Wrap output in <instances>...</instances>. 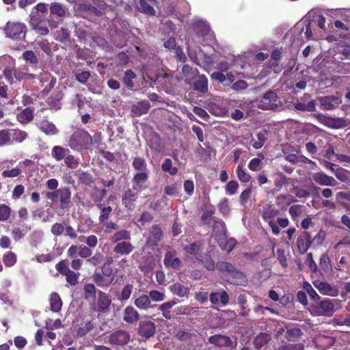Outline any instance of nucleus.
Returning <instances> with one entry per match:
<instances>
[{
  "label": "nucleus",
  "mask_w": 350,
  "mask_h": 350,
  "mask_svg": "<svg viewBox=\"0 0 350 350\" xmlns=\"http://www.w3.org/2000/svg\"><path fill=\"white\" fill-rule=\"evenodd\" d=\"M202 246V243L201 241H196L191 244L184 246L183 249L187 253L189 254L196 255L200 250Z\"/></svg>",
  "instance_id": "nucleus-51"
},
{
  "label": "nucleus",
  "mask_w": 350,
  "mask_h": 350,
  "mask_svg": "<svg viewBox=\"0 0 350 350\" xmlns=\"http://www.w3.org/2000/svg\"><path fill=\"white\" fill-rule=\"evenodd\" d=\"M132 167L137 172H150L147 168V163L144 157H135L133 159Z\"/></svg>",
  "instance_id": "nucleus-39"
},
{
  "label": "nucleus",
  "mask_w": 350,
  "mask_h": 350,
  "mask_svg": "<svg viewBox=\"0 0 350 350\" xmlns=\"http://www.w3.org/2000/svg\"><path fill=\"white\" fill-rule=\"evenodd\" d=\"M59 207L62 210H69L72 205L71 190L68 187L58 189Z\"/></svg>",
  "instance_id": "nucleus-15"
},
{
  "label": "nucleus",
  "mask_w": 350,
  "mask_h": 350,
  "mask_svg": "<svg viewBox=\"0 0 350 350\" xmlns=\"http://www.w3.org/2000/svg\"><path fill=\"white\" fill-rule=\"evenodd\" d=\"M51 310L54 312L60 311L62 306V301L57 293H53L50 297Z\"/></svg>",
  "instance_id": "nucleus-42"
},
{
  "label": "nucleus",
  "mask_w": 350,
  "mask_h": 350,
  "mask_svg": "<svg viewBox=\"0 0 350 350\" xmlns=\"http://www.w3.org/2000/svg\"><path fill=\"white\" fill-rule=\"evenodd\" d=\"M123 321L129 324H133L139 320L140 315L132 306H127L123 310Z\"/></svg>",
  "instance_id": "nucleus-18"
},
{
  "label": "nucleus",
  "mask_w": 350,
  "mask_h": 350,
  "mask_svg": "<svg viewBox=\"0 0 350 350\" xmlns=\"http://www.w3.org/2000/svg\"><path fill=\"white\" fill-rule=\"evenodd\" d=\"M176 304L177 301L175 299L165 302L159 306V310L162 312V314L165 319H170L172 317L170 309Z\"/></svg>",
  "instance_id": "nucleus-40"
},
{
  "label": "nucleus",
  "mask_w": 350,
  "mask_h": 350,
  "mask_svg": "<svg viewBox=\"0 0 350 350\" xmlns=\"http://www.w3.org/2000/svg\"><path fill=\"white\" fill-rule=\"evenodd\" d=\"M280 214V210L275 208L273 204H267L262 208L261 217L267 222L274 235H278L280 232L278 224L274 221V218Z\"/></svg>",
  "instance_id": "nucleus-2"
},
{
  "label": "nucleus",
  "mask_w": 350,
  "mask_h": 350,
  "mask_svg": "<svg viewBox=\"0 0 350 350\" xmlns=\"http://www.w3.org/2000/svg\"><path fill=\"white\" fill-rule=\"evenodd\" d=\"M163 264L167 268L178 270L180 268L182 262L179 258L176 257V252L171 250L165 254Z\"/></svg>",
  "instance_id": "nucleus-16"
},
{
  "label": "nucleus",
  "mask_w": 350,
  "mask_h": 350,
  "mask_svg": "<svg viewBox=\"0 0 350 350\" xmlns=\"http://www.w3.org/2000/svg\"><path fill=\"white\" fill-rule=\"evenodd\" d=\"M23 57L27 62H29L31 64H37L38 63V59L34 52L32 51H25L23 53Z\"/></svg>",
  "instance_id": "nucleus-64"
},
{
  "label": "nucleus",
  "mask_w": 350,
  "mask_h": 350,
  "mask_svg": "<svg viewBox=\"0 0 350 350\" xmlns=\"http://www.w3.org/2000/svg\"><path fill=\"white\" fill-rule=\"evenodd\" d=\"M218 271L226 277H229L236 268L231 263L225 261H219L216 264Z\"/></svg>",
  "instance_id": "nucleus-32"
},
{
  "label": "nucleus",
  "mask_w": 350,
  "mask_h": 350,
  "mask_svg": "<svg viewBox=\"0 0 350 350\" xmlns=\"http://www.w3.org/2000/svg\"><path fill=\"white\" fill-rule=\"evenodd\" d=\"M93 280L97 286L102 288L108 287L113 282L111 278L105 276L101 273H94L93 275Z\"/></svg>",
  "instance_id": "nucleus-37"
},
{
  "label": "nucleus",
  "mask_w": 350,
  "mask_h": 350,
  "mask_svg": "<svg viewBox=\"0 0 350 350\" xmlns=\"http://www.w3.org/2000/svg\"><path fill=\"white\" fill-rule=\"evenodd\" d=\"M278 96L273 91H268L263 94L262 98L259 101L258 107L264 109H275L278 107Z\"/></svg>",
  "instance_id": "nucleus-8"
},
{
  "label": "nucleus",
  "mask_w": 350,
  "mask_h": 350,
  "mask_svg": "<svg viewBox=\"0 0 350 350\" xmlns=\"http://www.w3.org/2000/svg\"><path fill=\"white\" fill-rule=\"evenodd\" d=\"M111 304V299L109 295L102 291H98L96 303L90 304L92 310L96 312L99 315L106 313Z\"/></svg>",
  "instance_id": "nucleus-5"
},
{
  "label": "nucleus",
  "mask_w": 350,
  "mask_h": 350,
  "mask_svg": "<svg viewBox=\"0 0 350 350\" xmlns=\"http://www.w3.org/2000/svg\"><path fill=\"white\" fill-rule=\"evenodd\" d=\"M103 260V255L100 252H96L93 256L92 255L88 259L87 262L94 267L98 266Z\"/></svg>",
  "instance_id": "nucleus-59"
},
{
  "label": "nucleus",
  "mask_w": 350,
  "mask_h": 350,
  "mask_svg": "<svg viewBox=\"0 0 350 350\" xmlns=\"http://www.w3.org/2000/svg\"><path fill=\"white\" fill-rule=\"evenodd\" d=\"M3 262L6 267H12L17 262V255L12 251H8L3 255Z\"/></svg>",
  "instance_id": "nucleus-41"
},
{
  "label": "nucleus",
  "mask_w": 350,
  "mask_h": 350,
  "mask_svg": "<svg viewBox=\"0 0 350 350\" xmlns=\"http://www.w3.org/2000/svg\"><path fill=\"white\" fill-rule=\"evenodd\" d=\"M96 206L100 211L98 217L99 222L100 224L105 223L110 217L113 210L112 207L110 206H106L105 204H97Z\"/></svg>",
  "instance_id": "nucleus-33"
},
{
  "label": "nucleus",
  "mask_w": 350,
  "mask_h": 350,
  "mask_svg": "<svg viewBox=\"0 0 350 350\" xmlns=\"http://www.w3.org/2000/svg\"><path fill=\"white\" fill-rule=\"evenodd\" d=\"M136 78V75L132 70H127L125 71L122 77V82L129 90H132L134 88L133 79Z\"/></svg>",
  "instance_id": "nucleus-44"
},
{
  "label": "nucleus",
  "mask_w": 350,
  "mask_h": 350,
  "mask_svg": "<svg viewBox=\"0 0 350 350\" xmlns=\"http://www.w3.org/2000/svg\"><path fill=\"white\" fill-rule=\"evenodd\" d=\"M157 0H139L141 11L148 15L154 16L155 10L152 7Z\"/></svg>",
  "instance_id": "nucleus-36"
},
{
  "label": "nucleus",
  "mask_w": 350,
  "mask_h": 350,
  "mask_svg": "<svg viewBox=\"0 0 350 350\" xmlns=\"http://www.w3.org/2000/svg\"><path fill=\"white\" fill-rule=\"evenodd\" d=\"M237 175L239 180L244 183H248L251 179V176L248 174L243 164H239L237 167Z\"/></svg>",
  "instance_id": "nucleus-49"
},
{
  "label": "nucleus",
  "mask_w": 350,
  "mask_h": 350,
  "mask_svg": "<svg viewBox=\"0 0 350 350\" xmlns=\"http://www.w3.org/2000/svg\"><path fill=\"white\" fill-rule=\"evenodd\" d=\"M310 234L308 232H304L302 236L297 238V245L301 254H305L312 244Z\"/></svg>",
  "instance_id": "nucleus-22"
},
{
  "label": "nucleus",
  "mask_w": 350,
  "mask_h": 350,
  "mask_svg": "<svg viewBox=\"0 0 350 350\" xmlns=\"http://www.w3.org/2000/svg\"><path fill=\"white\" fill-rule=\"evenodd\" d=\"M321 104L325 110H332L338 107L340 100L335 96H325L320 98Z\"/></svg>",
  "instance_id": "nucleus-27"
},
{
  "label": "nucleus",
  "mask_w": 350,
  "mask_h": 350,
  "mask_svg": "<svg viewBox=\"0 0 350 350\" xmlns=\"http://www.w3.org/2000/svg\"><path fill=\"white\" fill-rule=\"evenodd\" d=\"M113 247V252L120 256H127L134 250V245L129 241H124L118 243Z\"/></svg>",
  "instance_id": "nucleus-20"
},
{
  "label": "nucleus",
  "mask_w": 350,
  "mask_h": 350,
  "mask_svg": "<svg viewBox=\"0 0 350 350\" xmlns=\"http://www.w3.org/2000/svg\"><path fill=\"white\" fill-rule=\"evenodd\" d=\"M314 310L319 316L332 317L334 313V305L332 300L325 299L317 303Z\"/></svg>",
  "instance_id": "nucleus-14"
},
{
  "label": "nucleus",
  "mask_w": 350,
  "mask_h": 350,
  "mask_svg": "<svg viewBox=\"0 0 350 350\" xmlns=\"http://www.w3.org/2000/svg\"><path fill=\"white\" fill-rule=\"evenodd\" d=\"M302 332L299 328H291L287 329L285 334V338L288 341L295 342L302 335Z\"/></svg>",
  "instance_id": "nucleus-48"
},
{
  "label": "nucleus",
  "mask_w": 350,
  "mask_h": 350,
  "mask_svg": "<svg viewBox=\"0 0 350 350\" xmlns=\"http://www.w3.org/2000/svg\"><path fill=\"white\" fill-rule=\"evenodd\" d=\"M133 288V286L131 284H126L121 291L119 300L121 301H126L131 297Z\"/></svg>",
  "instance_id": "nucleus-55"
},
{
  "label": "nucleus",
  "mask_w": 350,
  "mask_h": 350,
  "mask_svg": "<svg viewBox=\"0 0 350 350\" xmlns=\"http://www.w3.org/2000/svg\"><path fill=\"white\" fill-rule=\"evenodd\" d=\"M227 232L224 221L221 219L215 220L213 225V234L216 237H226Z\"/></svg>",
  "instance_id": "nucleus-34"
},
{
  "label": "nucleus",
  "mask_w": 350,
  "mask_h": 350,
  "mask_svg": "<svg viewBox=\"0 0 350 350\" xmlns=\"http://www.w3.org/2000/svg\"><path fill=\"white\" fill-rule=\"evenodd\" d=\"M224 240L219 242V246L222 250H226L228 252H231L237 244V241L234 238H230L226 240V237H224Z\"/></svg>",
  "instance_id": "nucleus-53"
},
{
  "label": "nucleus",
  "mask_w": 350,
  "mask_h": 350,
  "mask_svg": "<svg viewBox=\"0 0 350 350\" xmlns=\"http://www.w3.org/2000/svg\"><path fill=\"white\" fill-rule=\"evenodd\" d=\"M182 72L184 76L189 79H193L199 74V71L198 70V69L194 68L187 64H185L183 66Z\"/></svg>",
  "instance_id": "nucleus-56"
},
{
  "label": "nucleus",
  "mask_w": 350,
  "mask_h": 350,
  "mask_svg": "<svg viewBox=\"0 0 350 350\" xmlns=\"http://www.w3.org/2000/svg\"><path fill=\"white\" fill-rule=\"evenodd\" d=\"M139 191L133 187L128 188L122 194V203L127 211H133L135 207V202L138 198Z\"/></svg>",
  "instance_id": "nucleus-9"
},
{
  "label": "nucleus",
  "mask_w": 350,
  "mask_h": 350,
  "mask_svg": "<svg viewBox=\"0 0 350 350\" xmlns=\"http://www.w3.org/2000/svg\"><path fill=\"white\" fill-rule=\"evenodd\" d=\"M150 108V104L148 100H142L131 107V115L133 117H139L146 114Z\"/></svg>",
  "instance_id": "nucleus-23"
},
{
  "label": "nucleus",
  "mask_w": 350,
  "mask_h": 350,
  "mask_svg": "<svg viewBox=\"0 0 350 350\" xmlns=\"http://www.w3.org/2000/svg\"><path fill=\"white\" fill-rule=\"evenodd\" d=\"M64 163L68 168H76L79 165V161L75 157L69 153L64 159Z\"/></svg>",
  "instance_id": "nucleus-63"
},
{
  "label": "nucleus",
  "mask_w": 350,
  "mask_h": 350,
  "mask_svg": "<svg viewBox=\"0 0 350 350\" xmlns=\"http://www.w3.org/2000/svg\"><path fill=\"white\" fill-rule=\"evenodd\" d=\"M11 212L12 209L9 206L4 204H0V221H7L10 217Z\"/></svg>",
  "instance_id": "nucleus-58"
},
{
  "label": "nucleus",
  "mask_w": 350,
  "mask_h": 350,
  "mask_svg": "<svg viewBox=\"0 0 350 350\" xmlns=\"http://www.w3.org/2000/svg\"><path fill=\"white\" fill-rule=\"evenodd\" d=\"M238 188V182L237 180H230L225 187L226 193L229 196L234 195L237 192Z\"/></svg>",
  "instance_id": "nucleus-60"
},
{
  "label": "nucleus",
  "mask_w": 350,
  "mask_h": 350,
  "mask_svg": "<svg viewBox=\"0 0 350 350\" xmlns=\"http://www.w3.org/2000/svg\"><path fill=\"white\" fill-rule=\"evenodd\" d=\"M312 177L317 184L321 186L335 187L338 185V182L332 176L323 172L313 173Z\"/></svg>",
  "instance_id": "nucleus-17"
},
{
  "label": "nucleus",
  "mask_w": 350,
  "mask_h": 350,
  "mask_svg": "<svg viewBox=\"0 0 350 350\" xmlns=\"http://www.w3.org/2000/svg\"><path fill=\"white\" fill-rule=\"evenodd\" d=\"M79 181L85 186H90L94 183V178L88 172H82L78 174Z\"/></svg>",
  "instance_id": "nucleus-50"
},
{
  "label": "nucleus",
  "mask_w": 350,
  "mask_h": 350,
  "mask_svg": "<svg viewBox=\"0 0 350 350\" xmlns=\"http://www.w3.org/2000/svg\"><path fill=\"white\" fill-rule=\"evenodd\" d=\"M100 142L99 134H95L92 137L86 130L78 129L70 136L69 146L74 150L81 152L90 149L92 145Z\"/></svg>",
  "instance_id": "nucleus-1"
},
{
  "label": "nucleus",
  "mask_w": 350,
  "mask_h": 350,
  "mask_svg": "<svg viewBox=\"0 0 350 350\" xmlns=\"http://www.w3.org/2000/svg\"><path fill=\"white\" fill-rule=\"evenodd\" d=\"M210 344L219 348H234L236 342H234L229 336L221 334H215L208 338Z\"/></svg>",
  "instance_id": "nucleus-13"
},
{
  "label": "nucleus",
  "mask_w": 350,
  "mask_h": 350,
  "mask_svg": "<svg viewBox=\"0 0 350 350\" xmlns=\"http://www.w3.org/2000/svg\"><path fill=\"white\" fill-rule=\"evenodd\" d=\"M150 172H139L134 174L131 183L132 187L139 191L146 190L148 187Z\"/></svg>",
  "instance_id": "nucleus-10"
},
{
  "label": "nucleus",
  "mask_w": 350,
  "mask_h": 350,
  "mask_svg": "<svg viewBox=\"0 0 350 350\" xmlns=\"http://www.w3.org/2000/svg\"><path fill=\"white\" fill-rule=\"evenodd\" d=\"M228 278V282L234 285L245 286L247 282L245 275L237 268L234 269Z\"/></svg>",
  "instance_id": "nucleus-25"
},
{
  "label": "nucleus",
  "mask_w": 350,
  "mask_h": 350,
  "mask_svg": "<svg viewBox=\"0 0 350 350\" xmlns=\"http://www.w3.org/2000/svg\"><path fill=\"white\" fill-rule=\"evenodd\" d=\"M170 291L179 297H187L190 289L180 282H176L170 286Z\"/></svg>",
  "instance_id": "nucleus-28"
},
{
  "label": "nucleus",
  "mask_w": 350,
  "mask_h": 350,
  "mask_svg": "<svg viewBox=\"0 0 350 350\" xmlns=\"http://www.w3.org/2000/svg\"><path fill=\"white\" fill-rule=\"evenodd\" d=\"M96 288L93 284H85L83 286V297L85 300L94 299L96 295Z\"/></svg>",
  "instance_id": "nucleus-46"
},
{
  "label": "nucleus",
  "mask_w": 350,
  "mask_h": 350,
  "mask_svg": "<svg viewBox=\"0 0 350 350\" xmlns=\"http://www.w3.org/2000/svg\"><path fill=\"white\" fill-rule=\"evenodd\" d=\"M107 195V189H99L98 187L95 186L92 189V192L91 194V198L93 200V202L97 204H102L101 202L104 199V198Z\"/></svg>",
  "instance_id": "nucleus-38"
},
{
  "label": "nucleus",
  "mask_w": 350,
  "mask_h": 350,
  "mask_svg": "<svg viewBox=\"0 0 350 350\" xmlns=\"http://www.w3.org/2000/svg\"><path fill=\"white\" fill-rule=\"evenodd\" d=\"M161 170L163 172L168 173L170 176H175L178 173V167L173 165L172 160L169 158L164 159L161 165Z\"/></svg>",
  "instance_id": "nucleus-43"
},
{
  "label": "nucleus",
  "mask_w": 350,
  "mask_h": 350,
  "mask_svg": "<svg viewBox=\"0 0 350 350\" xmlns=\"http://www.w3.org/2000/svg\"><path fill=\"white\" fill-rule=\"evenodd\" d=\"M130 340L131 336L127 331L118 329L109 334L107 342L112 347H123L127 345Z\"/></svg>",
  "instance_id": "nucleus-6"
},
{
  "label": "nucleus",
  "mask_w": 350,
  "mask_h": 350,
  "mask_svg": "<svg viewBox=\"0 0 350 350\" xmlns=\"http://www.w3.org/2000/svg\"><path fill=\"white\" fill-rule=\"evenodd\" d=\"M26 25L24 23L18 22H8L5 27V33L6 36L12 39H19L21 36L23 34L25 36L26 32Z\"/></svg>",
  "instance_id": "nucleus-7"
},
{
  "label": "nucleus",
  "mask_w": 350,
  "mask_h": 350,
  "mask_svg": "<svg viewBox=\"0 0 350 350\" xmlns=\"http://www.w3.org/2000/svg\"><path fill=\"white\" fill-rule=\"evenodd\" d=\"M33 109L26 107L17 115V120L23 124H27L33 119Z\"/></svg>",
  "instance_id": "nucleus-35"
},
{
  "label": "nucleus",
  "mask_w": 350,
  "mask_h": 350,
  "mask_svg": "<svg viewBox=\"0 0 350 350\" xmlns=\"http://www.w3.org/2000/svg\"><path fill=\"white\" fill-rule=\"evenodd\" d=\"M131 239V232L127 230H120L116 233L111 237L113 243H118L124 241H126Z\"/></svg>",
  "instance_id": "nucleus-45"
},
{
  "label": "nucleus",
  "mask_w": 350,
  "mask_h": 350,
  "mask_svg": "<svg viewBox=\"0 0 350 350\" xmlns=\"http://www.w3.org/2000/svg\"><path fill=\"white\" fill-rule=\"evenodd\" d=\"M271 339V337L269 334H260L254 338V343L256 348L260 349L267 345Z\"/></svg>",
  "instance_id": "nucleus-47"
},
{
  "label": "nucleus",
  "mask_w": 350,
  "mask_h": 350,
  "mask_svg": "<svg viewBox=\"0 0 350 350\" xmlns=\"http://www.w3.org/2000/svg\"><path fill=\"white\" fill-rule=\"evenodd\" d=\"M70 153V150L60 146H55L51 150V156L56 161H60Z\"/></svg>",
  "instance_id": "nucleus-31"
},
{
  "label": "nucleus",
  "mask_w": 350,
  "mask_h": 350,
  "mask_svg": "<svg viewBox=\"0 0 350 350\" xmlns=\"http://www.w3.org/2000/svg\"><path fill=\"white\" fill-rule=\"evenodd\" d=\"M94 327V323L92 320H85L84 319L81 321L79 327L75 330V335L77 337H83L87 334L90 332Z\"/></svg>",
  "instance_id": "nucleus-24"
},
{
  "label": "nucleus",
  "mask_w": 350,
  "mask_h": 350,
  "mask_svg": "<svg viewBox=\"0 0 350 350\" xmlns=\"http://www.w3.org/2000/svg\"><path fill=\"white\" fill-rule=\"evenodd\" d=\"M38 127L42 132L44 133L47 135H54L58 132L55 124L46 120H42L39 123Z\"/></svg>",
  "instance_id": "nucleus-30"
},
{
  "label": "nucleus",
  "mask_w": 350,
  "mask_h": 350,
  "mask_svg": "<svg viewBox=\"0 0 350 350\" xmlns=\"http://www.w3.org/2000/svg\"><path fill=\"white\" fill-rule=\"evenodd\" d=\"M209 299L213 304L224 306L229 303V295L225 291L221 293L213 292L209 295Z\"/></svg>",
  "instance_id": "nucleus-21"
},
{
  "label": "nucleus",
  "mask_w": 350,
  "mask_h": 350,
  "mask_svg": "<svg viewBox=\"0 0 350 350\" xmlns=\"http://www.w3.org/2000/svg\"><path fill=\"white\" fill-rule=\"evenodd\" d=\"M138 334L143 338L149 339L156 333V325L150 320L140 321L137 329Z\"/></svg>",
  "instance_id": "nucleus-12"
},
{
  "label": "nucleus",
  "mask_w": 350,
  "mask_h": 350,
  "mask_svg": "<svg viewBox=\"0 0 350 350\" xmlns=\"http://www.w3.org/2000/svg\"><path fill=\"white\" fill-rule=\"evenodd\" d=\"M193 89L201 93H205L208 91V79L202 75H198V77L193 83Z\"/></svg>",
  "instance_id": "nucleus-29"
},
{
  "label": "nucleus",
  "mask_w": 350,
  "mask_h": 350,
  "mask_svg": "<svg viewBox=\"0 0 350 350\" xmlns=\"http://www.w3.org/2000/svg\"><path fill=\"white\" fill-rule=\"evenodd\" d=\"M150 233L155 243L159 242L163 234L161 227L158 224H154L150 227Z\"/></svg>",
  "instance_id": "nucleus-52"
},
{
  "label": "nucleus",
  "mask_w": 350,
  "mask_h": 350,
  "mask_svg": "<svg viewBox=\"0 0 350 350\" xmlns=\"http://www.w3.org/2000/svg\"><path fill=\"white\" fill-rule=\"evenodd\" d=\"M66 15V10L60 3L53 2L50 5V15L47 22L51 28L55 29L62 23Z\"/></svg>",
  "instance_id": "nucleus-3"
},
{
  "label": "nucleus",
  "mask_w": 350,
  "mask_h": 350,
  "mask_svg": "<svg viewBox=\"0 0 350 350\" xmlns=\"http://www.w3.org/2000/svg\"><path fill=\"white\" fill-rule=\"evenodd\" d=\"M320 265L325 271H329L332 270L330 259L327 254H323L321 255L320 258Z\"/></svg>",
  "instance_id": "nucleus-62"
},
{
  "label": "nucleus",
  "mask_w": 350,
  "mask_h": 350,
  "mask_svg": "<svg viewBox=\"0 0 350 350\" xmlns=\"http://www.w3.org/2000/svg\"><path fill=\"white\" fill-rule=\"evenodd\" d=\"M290 178H287L284 174L280 172L278 173L276 177L274 180V185L276 188L280 189L284 185L288 184V180Z\"/></svg>",
  "instance_id": "nucleus-57"
},
{
  "label": "nucleus",
  "mask_w": 350,
  "mask_h": 350,
  "mask_svg": "<svg viewBox=\"0 0 350 350\" xmlns=\"http://www.w3.org/2000/svg\"><path fill=\"white\" fill-rule=\"evenodd\" d=\"M310 94H304L302 97L297 100L294 104L296 110L300 111L313 112L316 110V103L314 100H311Z\"/></svg>",
  "instance_id": "nucleus-11"
},
{
  "label": "nucleus",
  "mask_w": 350,
  "mask_h": 350,
  "mask_svg": "<svg viewBox=\"0 0 350 350\" xmlns=\"http://www.w3.org/2000/svg\"><path fill=\"white\" fill-rule=\"evenodd\" d=\"M314 22V20L309 21L308 19L304 21L303 22H299L296 24L294 27V31H299L301 32L304 31L305 29V36L306 39L309 40L312 38V31L311 29V23Z\"/></svg>",
  "instance_id": "nucleus-26"
},
{
  "label": "nucleus",
  "mask_w": 350,
  "mask_h": 350,
  "mask_svg": "<svg viewBox=\"0 0 350 350\" xmlns=\"http://www.w3.org/2000/svg\"><path fill=\"white\" fill-rule=\"evenodd\" d=\"M11 136L12 137L13 141L16 142V143H22L27 139V133L24 131L14 129Z\"/></svg>",
  "instance_id": "nucleus-54"
},
{
  "label": "nucleus",
  "mask_w": 350,
  "mask_h": 350,
  "mask_svg": "<svg viewBox=\"0 0 350 350\" xmlns=\"http://www.w3.org/2000/svg\"><path fill=\"white\" fill-rule=\"evenodd\" d=\"M133 304L139 310H148L153 307L150 297L146 294L133 296Z\"/></svg>",
  "instance_id": "nucleus-19"
},
{
  "label": "nucleus",
  "mask_w": 350,
  "mask_h": 350,
  "mask_svg": "<svg viewBox=\"0 0 350 350\" xmlns=\"http://www.w3.org/2000/svg\"><path fill=\"white\" fill-rule=\"evenodd\" d=\"M57 256L54 252L49 254H42L36 256V260L38 262L44 263L53 260Z\"/></svg>",
  "instance_id": "nucleus-61"
},
{
  "label": "nucleus",
  "mask_w": 350,
  "mask_h": 350,
  "mask_svg": "<svg viewBox=\"0 0 350 350\" xmlns=\"http://www.w3.org/2000/svg\"><path fill=\"white\" fill-rule=\"evenodd\" d=\"M55 269L62 275L66 276V280L70 286H75L79 282V273H75L70 269L66 263V260H62L55 265Z\"/></svg>",
  "instance_id": "nucleus-4"
}]
</instances>
